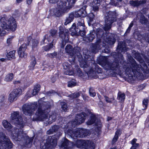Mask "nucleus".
Returning a JSON list of instances; mask_svg holds the SVG:
<instances>
[{
    "label": "nucleus",
    "mask_w": 149,
    "mask_h": 149,
    "mask_svg": "<svg viewBox=\"0 0 149 149\" xmlns=\"http://www.w3.org/2000/svg\"><path fill=\"white\" fill-rule=\"evenodd\" d=\"M117 99L119 102H123L125 99V95L124 93L119 92L118 93Z\"/></svg>",
    "instance_id": "29"
},
{
    "label": "nucleus",
    "mask_w": 149,
    "mask_h": 149,
    "mask_svg": "<svg viewBox=\"0 0 149 149\" xmlns=\"http://www.w3.org/2000/svg\"><path fill=\"white\" fill-rule=\"evenodd\" d=\"M72 143L69 141L67 139H65L61 144L60 149H72L71 146H73Z\"/></svg>",
    "instance_id": "18"
},
{
    "label": "nucleus",
    "mask_w": 149,
    "mask_h": 149,
    "mask_svg": "<svg viewBox=\"0 0 149 149\" xmlns=\"http://www.w3.org/2000/svg\"><path fill=\"white\" fill-rule=\"evenodd\" d=\"M70 30L72 32V35L77 34L78 32H79V27H77L75 24H74L72 25Z\"/></svg>",
    "instance_id": "26"
},
{
    "label": "nucleus",
    "mask_w": 149,
    "mask_h": 149,
    "mask_svg": "<svg viewBox=\"0 0 149 149\" xmlns=\"http://www.w3.org/2000/svg\"><path fill=\"white\" fill-rule=\"evenodd\" d=\"M148 99L147 98L144 99L142 102V104L143 106L145 107L144 109H146L148 106Z\"/></svg>",
    "instance_id": "41"
},
{
    "label": "nucleus",
    "mask_w": 149,
    "mask_h": 149,
    "mask_svg": "<svg viewBox=\"0 0 149 149\" xmlns=\"http://www.w3.org/2000/svg\"><path fill=\"white\" fill-rule=\"evenodd\" d=\"M64 33L63 34L65 37H66L67 36V34L69 32V31L68 29H67L64 28Z\"/></svg>",
    "instance_id": "53"
},
{
    "label": "nucleus",
    "mask_w": 149,
    "mask_h": 149,
    "mask_svg": "<svg viewBox=\"0 0 149 149\" xmlns=\"http://www.w3.org/2000/svg\"><path fill=\"white\" fill-rule=\"evenodd\" d=\"M15 51L13 50L8 53L7 55V58L8 60H10L15 58Z\"/></svg>",
    "instance_id": "30"
},
{
    "label": "nucleus",
    "mask_w": 149,
    "mask_h": 149,
    "mask_svg": "<svg viewBox=\"0 0 149 149\" xmlns=\"http://www.w3.org/2000/svg\"><path fill=\"white\" fill-rule=\"evenodd\" d=\"M146 3L145 0H142L140 1L136 0L132 1L130 2L131 5L134 6H137Z\"/></svg>",
    "instance_id": "23"
},
{
    "label": "nucleus",
    "mask_w": 149,
    "mask_h": 149,
    "mask_svg": "<svg viewBox=\"0 0 149 149\" xmlns=\"http://www.w3.org/2000/svg\"><path fill=\"white\" fill-rule=\"evenodd\" d=\"M6 33V32L5 30H1L0 29V36H4Z\"/></svg>",
    "instance_id": "51"
},
{
    "label": "nucleus",
    "mask_w": 149,
    "mask_h": 149,
    "mask_svg": "<svg viewBox=\"0 0 149 149\" xmlns=\"http://www.w3.org/2000/svg\"><path fill=\"white\" fill-rule=\"evenodd\" d=\"M82 97L83 99L85 100H88V97L86 95H83Z\"/></svg>",
    "instance_id": "57"
},
{
    "label": "nucleus",
    "mask_w": 149,
    "mask_h": 149,
    "mask_svg": "<svg viewBox=\"0 0 149 149\" xmlns=\"http://www.w3.org/2000/svg\"><path fill=\"white\" fill-rule=\"evenodd\" d=\"M85 113H84L77 115L74 120L72 122V125H77L83 123L85 120Z\"/></svg>",
    "instance_id": "14"
},
{
    "label": "nucleus",
    "mask_w": 149,
    "mask_h": 149,
    "mask_svg": "<svg viewBox=\"0 0 149 149\" xmlns=\"http://www.w3.org/2000/svg\"><path fill=\"white\" fill-rule=\"evenodd\" d=\"M116 17L115 12H109L107 16L105 17V24L103 28L105 31H108L111 29L112 24L116 21Z\"/></svg>",
    "instance_id": "9"
},
{
    "label": "nucleus",
    "mask_w": 149,
    "mask_h": 149,
    "mask_svg": "<svg viewBox=\"0 0 149 149\" xmlns=\"http://www.w3.org/2000/svg\"><path fill=\"white\" fill-rule=\"evenodd\" d=\"M76 84L75 80H72L68 82V86L69 87H72L74 86Z\"/></svg>",
    "instance_id": "44"
},
{
    "label": "nucleus",
    "mask_w": 149,
    "mask_h": 149,
    "mask_svg": "<svg viewBox=\"0 0 149 149\" xmlns=\"http://www.w3.org/2000/svg\"><path fill=\"white\" fill-rule=\"evenodd\" d=\"M61 104L62 110L64 111H66L67 110V106L66 103L64 102H61Z\"/></svg>",
    "instance_id": "38"
},
{
    "label": "nucleus",
    "mask_w": 149,
    "mask_h": 149,
    "mask_svg": "<svg viewBox=\"0 0 149 149\" xmlns=\"http://www.w3.org/2000/svg\"><path fill=\"white\" fill-rule=\"evenodd\" d=\"M40 86L39 84L35 85L31 94L33 96L36 95L40 90Z\"/></svg>",
    "instance_id": "27"
},
{
    "label": "nucleus",
    "mask_w": 149,
    "mask_h": 149,
    "mask_svg": "<svg viewBox=\"0 0 149 149\" xmlns=\"http://www.w3.org/2000/svg\"><path fill=\"white\" fill-rule=\"evenodd\" d=\"M87 7V6L85 5L82 7L79 10H78L80 12V15L81 17H84L86 15V12L85 9Z\"/></svg>",
    "instance_id": "25"
},
{
    "label": "nucleus",
    "mask_w": 149,
    "mask_h": 149,
    "mask_svg": "<svg viewBox=\"0 0 149 149\" xmlns=\"http://www.w3.org/2000/svg\"><path fill=\"white\" fill-rule=\"evenodd\" d=\"M115 42V40L113 38H109L106 40V42L110 44H114Z\"/></svg>",
    "instance_id": "45"
},
{
    "label": "nucleus",
    "mask_w": 149,
    "mask_h": 149,
    "mask_svg": "<svg viewBox=\"0 0 149 149\" xmlns=\"http://www.w3.org/2000/svg\"><path fill=\"white\" fill-rule=\"evenodd\" d=\"M64 28L63 26H60L59 27V30L60 31L59 32V36L61 38H63V36H62V34L64 33Z\"/></svg>",
    "instance_id": "42"
},
{
    "label": "nucleus",
    "mask_w": 149,
    "mask_h": 149,
    "mask_svg": "<svg viewBox=\"0 0 149 149\" xmlns=\"http://www.w3.org/2000/svg\"><path fill=\"white\" fill-rule=\"evenodd\" d=\"M70 135L71 137L83 138L87 135L89 133L86 129L79 128L74 130H70Z\"/></svg>",
    "instance_id": "10"
},
{
    "label": "nucleus",
    "mask_w": 149,
    "mask_h": 149,
    "mask_svg": "<svg viewBox=\"0 0 149 149\" xmlns=\"http://www.w3.org/2000/svg\"><path fill=\"white\" fill-rule=\"evenodd\" d=\"M47 56H48L52 58L55 56V54L54 53H50L48 54Z\"/></svg>",
    "instance_id": "54"
},
{
    "label": "nucleus",
    "mask_w": 149,
    "mask_h": 149,
    "mask_svg": "<svg viewBox=\"0 0 149 149\" xmlns=\"http://www.w3.org/2000/svg\"><path fill=\"white\" fill-rule=\"evenodd\" d=\"M120 130H118L115 133V136H117L118 137V136L119 134L120 133Z\"/></svg>",
    "instance_id": "60"
},
{
    "label": "nucleus",
    "mask_w": 149,
    "mask_h": 149,
    "mask_svg": "<svg viewBox=\"0 0 149 149\" xmlns=\"http://www.w3.org/2000/svg\"><path fill=\"white\" fill-rule=\"evenodd\" d=\"M38 107V110L33 118V120H43L46 125L55 121L56 117V114L53 113L47 118L50 107L49 103L44 102L42 99L38 101V104L36 102L30 104H24L22 110L25 115H30Z\"/></svg>",
    "instance_id": "1"
},
{
    "label": "nucleus",
    "mask_w": 149,
    "mask_h": 149,
    "mask_svg": "<svg viewBox=\"0 0 149 149\" xmlns=\"http://www.w3.org/2000/svg\"><path fill=\"white\" fill-rule=\"evenodd\" d=\"M3 127L9 131L10 130L12 126L10 123L6 120H4L2 122Z\"/></svg>",
    "instance_id": "31"
},
{
    "label": "nucleus",
    "mask_w": 149,
    "mask_h": 149,
    "mask_svg": "<svg viewBox=\"0 0 149 149\" xmlns=\"http://www.w3.org/2000/svg\"><path fill=\"white\" fill-rule=\"evenodd\" d=\"M74 73L73 71H71V72H69L68 71H67V72L66 73V74L69 75H73V74Z\"/></svg>",
    "instance_id": "58"
},
{
    "label": "nucleus",
    "mask_w": 149,
    "mask_h": 149,
    "mask_svg": "<svg viewBox=\"0 0 149 149\" xmlns=\"http://www.w3.org/2000/svg\"><path fill=\"white\" fill-rule=\"evenodd\" d=\"M80 95V93L79 92H77L71 94L69 95V97H70L71 98L73 99L78 97Z\"/></svg>",
    "instance_id": "39"
},
{
    "label": "nucleus",
    "mask_w": 149,
    "mask_h": 149,
    "mask_svg": "<svg viewBox=\"0 0 149 149\" xmlns=\"http://www.w3.org/2000/svg\"><path fill=\"white\" fill-rule=\"evenodd\" d=\"M117 49L118 50L119 52H125L126 51H127V49L126 47V45L125 42H119L117 47Z\"/></svg>",
    "instance_id": "19"
},
{
    "label": "nucleus",
    "mask_w": 149,
    "mask_h": 149,
    "mask_svg": "<svg viewBox=\"0 0 149 149\" xmlns=\"http://www.w3.org/2000/svg\"><path fill=\"white\" fill-rule=\"evenodd\" d=\"M54 43H53L52 42L50 43L49 45H46L43 47V48L44 50L46 51H48L50 49L53 48Z\"/></svg>",
    "instance_id": "37"
},
{
    "label": "nucleus",
    "mask_w": 149,
    "mask_h": 149,
    "mask_svg": "<svg viewBox=\"0 0 149 149\" xmlns=\"http://www.w3.org/2000/svg\"><path fill=\"white\" fill-rule=\"evenodd\" d=\"M77 0H67L68 2L70 3V4H73Z\"/></svg>",
    "instance_id": "55"
},
{
    "label": "nucleus",
    "mask_w": 149,
    "mask_h": 149,
    "mask_svg": "<svg viewBox=\"0 0 149 149\" xmlns=\"http://www.w3.org/2000/svg\"><path fill=\"white\" fill-rule=\"evenodd\" d=\"M96 120V116L94 115H91L89 120L87 122V124L88 125H91L95 123Z\"/></svg>",
    "instance_id": "28"
},
{
    "label": "nucleus",
    "mask_w": 149,
    "mask_h": 149,
    "mask_svg": "<svg viewBox=\"0 0 149 149\" xmlns=\"http://www.w3.org/2000/svg\"><path fill=\"white\" fill-rule=\"evenodd\" d=\"M57 32V31L56 30H51L49 34L46 35L44 36L43 39L41 42V44H44L45 43V39H46L48 42H52L53 43H55Z\"/></svg>",
    "instance_id": "11"
},
{
    "label": "nucleus",
    "mask_w": 149,
    "mask_h": 149,
    "mask_svg": "<svg viewBox=\"0 0 149 149\" xmlns=\"http://www.w3.org/2000/svg\"><path fill=\"white\" fill-rule=\"evenodd\" d=\"M129 61L131 64L130 67L128 65H125L123 67L125 73L127 74L132 75L133 73L135 76L139 79V77H141L143 75L141 71L145 72H147L148 67L146 65H145L144 68H142L141 65L137 64L135 60L132 57L129 59Z\"/></svg>",
    "instance_id": "3"
},
{
    "label": "nucleus",
    "mask_w": 149,
    "mask_h": 149,
    "mask_svg": "<svg viewBox=\"0 0 149 149\" xmlns=\"http://www.w3.org/2000/svg\"><path fill=\"white\" fill-rule=\"evenodd\" d=\"M13 76L14 75L13 73L8 74L6 76L5 79V81L7 82L11 81L13 79Z\"/></svg>",
    "instance_id": "33"
},
{
    "label": "nucleus",
    "mask_w": 149,
    "mask_h": 149,
    "mask_svg": "<svg viewBox=\"0 0 149 149\" xmlns=\"http://www.w3.org/2000/svg\"><path fill=\"white\" fill-rule=\"evenodd\" d=\"M149 122V117H148L146 118L145 121V124L148 123Z\"/></svg>",
    "instance_id": "64"
},
{
    "label": "nucleus",
    "mask_w": 149,
    "mask_h": 149,
    "mask_svg": "<svg viewBox=\"0 0 149 149\" xmlns=\"http://www.w3.org/2000/svg\"><path fill=\"white\" fill-rule=\"evenodd\" d=\"M22 93V89L18 88L13 90L10 94L8 100L10 102H13L16 100L17 98Z\"/></svg>",
    "instance_id": "13"
},
{
    "label": "nucleus",
    "mask_w": 149,
    "mask_h": 149,
    "mask_svg": "<svg viewBox=\"0 0 149 149\" xmlns=\"http://www.w3.org/2000/svg\"><path fill=\"white\" fill-rule=\"evenodd\" d=\"M29 44V43H27V44L24 43L19 47L18 52L19 56L20 57L25 58L26 57L27 54L25 52V50L27 48V46Z\"/></svg>",
    "instance_id": "15"
},
{
    "label": "nucleus",
    "mask_w": 149,
    "mask_h": 149,
    "mask_svg": "<svg viewBox=\"0 0 149 149\" xmlns=\"http://www.w3.org/2000/svg\"><path fill=\"white\" fill-rule=\"evenodd\" d=\"M39 43L38 41L37 40H33L32 43V49L34 50L36 49Z\"/></svg>",
    "instance_id": "36"
},
{
    "label": "nucleus",
    "mask_w": 149,
    "mask_h": 149,
    "mask_svg": "<svg viewBox=\"0 0 149 149\" xmlns=\"http://www.w3.org/2000/svg\"><path fill=\"white\" fill-rule=\"evenodd\" d=\"M95 35L97 36V37H98V34H95V32H93L92 33H90L89 36L87 37L88 39L90 41H92L95 37Z\"/></svg>",
    "instance_id": "34"
},
{
    "label": "nucleus",
    "mask_w": 149,
    "mask_h": 149,
    "mask_svg": "<svg viewBox=\"0 0 149 149\" xmlns=\"http://www.w3.org/2000/svg\"><path fill=\"white\" fill-rule=\"evenodd\" d=\"M85 141V140H78L76 142V146L78 148H84Z\"/></svg>",
    "instance_id": "24"
},
{
    "label": "nucleus",
    "mask_w": 149,
    "mask_h": 149,
    "mask_svg": "<svg viewBox=\"0 0 149 149\" xmlns=\"http://www.w3.org/2000/svg\"><path fill=\"white\" fill-rule=\"evenodd\" d=\"M132 145V146L131 148L133 149H136L139 147V143H136Z\"/></svg>",
    "instance_id": "49"
},
{
    "label": "nucleus",
    "mask_w": 149,
    "mask_h": 149,
    "mask_svg": "<svg viewBox=\"0 0 149 149\" xmlns=\"http://www.w3.org/2000/svg\"><path fill=\"white\" fill-rule=\"evenodd\" d=\"M102 0H93L92 3H91V6L92 7L93 10L95 11L98 10L99 7L100 5V3Z\"/></svg>",
    "instance_id": "20"
},
{
    "label": "nucleus",
    "mask_w": 149,
    "mask_h": 149,
    "mask_svg": "<svg viewBox=\"0 0 149 149\" xmlns=\"http://www.w3.org/2000/svg\"><path fill=\"white\" fill-rule=\"evenodd\" d=\"M118 138V137L117 136H114V137L112 140V144L115 143L117 141Z\"/></svg>",
    "instance_id": "50"
},
{
    "label": "nucleus",
    "mask_w": 149,
    "mask_h": 149,
    "mask_svg": "<svg viewBox=\"0 0 149 149\" xmlns=\"http://www.w3.org/2000/svg\"><path fill=\"white\" fill-rule=\"evenodd\" d=\"M12 38H9L7 39V42L8 44H10V42L12 40Z\"/></svg>",
    "instance_id": "63"
},
{
    "label": "nucleus",
    "mask_w": 149,
    "mask_h": 149,
    "mask_svg": "<svg viewBox=\"0 0 149 149\" xmlns=\"http://www.w3.org/2000/svg\"><path fill=\"white\" fill-rule=\"evenodd\" d=\"M104 64V67L106 69H110L114 70L117 74H120L122 73V68L119 66L118 63L116 61L109 63L108 61L107 57L104 56L103 58Z\"/></svg>",
    "instance_id": "7"
},
{
    "label": "nucleus",
    "mask_w": 149,
    "mask_h": 149,
    "mask_svg": "<svg viewBox=\"0 0 149 149\" xmlns=\"http://www.w3.org/2000/svg\"><path fill=\"white\" fill-rule=\"evenodd\" d=\"M89 93L90 95L92 97H94L96 95V93L93 91V89L91 88L89 89Z\"/></svg>",
    "instance_id": "46"
},
{
    "label": "nucleus",
    "mask_w": 149,
    "mask_h": 149,
    "mask_svg": "<svg viewBox=\"0 0 149 149\" xmlns=\"http://www.w3.org/2000/svg\"><path fill=\"white\" fill-rule=\"evenodd\" d=\"M74 17V13H73L72 12L70 13L69 14L68 18L66 19L65 24H67L73 21Z\"/></svg>",
    "instance_id": "32"
},
{
    "label": "nucleus",
    "mask_w": 149,
    "mask_h": 149,
    "mask_svg": "<svg viewBox=\"0 0 149 149\" xmlns=\"http://www.w3.org/2000/svg\"><path fill=\"white\" fill-rule=\"evenodd\" d=\"M36 63V60L35 58L34 57H33L32 58V59L31 62V64L29 66V69L31 70L33 69L34 67L35 66Z\"/></svg>",
    "instance_id": "35"
},
{
    "label": "nucleus",
    "mask_w": 149,
    "mask_h": 149,
    "mask_svg": "<svg viewBox=\"0 0 149 149\" xmlns=\"http://www.w3.org/2000/svg\"><path fill=\"white\" fill-rule=\"evenodd\" d=\"M58 132L56 134L55 136L57 137V138L55 137L54 139L52 137H49L47 140L46 143H45L43 148L45 149H48L49 148H52L55 146L57 145V142L56 140L57 138L59 137L62 135V131L59 130V127L57 125H54L50 128V129L47 132V134H52L53 132Z\"/></svg>",
    "instance_id": "4"
},
{
    "label": "nucleus",
    "mask_w": 149,
    "mask_h": 149,
    "mask_svg": "<svg viewBox=\"0 0 149 149\" xmlns=\"http://www.w3.org/2000/svg\"><path fill=\"white\" fill-rule=\"evenodd\" d=\"M77 27H79V32H82L83 35L85 34L84 31L85 27L84 20L82 19H79L78 22L77 23Z\"/></svg>",
    "instance_id": "17"
},
{
    "label": "nucleus",
    "mask_w": 149,
    "mask_h": 149,
    "mask_svg": "<svg viewBox=\"0 0 149 149\" xmlns=\"http://www.w3.org/2000/svg\"><path fill=\"white\" fill-rule=\"evenodd\" d=\"M68 2L69 3L67 6L66 2L65 1H60L57 4V7L53 10L54 15L58 17L67 13L73 5L70 4L69 2Z\"/></svg>",
    "instance_id": "6"
},
{
    "label": "nucleus",
    "mask_w": 149,
    "mask_h": 149,
    "mask_svg": "<svg viewBox=\"0 0 149 149\" xmlns=\"http://www.w3.org/2000/svg\"><path fill=\"white\" fill-rule=\"evenodd\" d=\"M63 67L64 69L68 70L70 67V65L69 64L67 63H65L63 64Z\"/></svg>",
    "instance_id": "47"
},
{
    "label": "nucleus",
    "mask_w": 149,
    "mask_h": 149,
    "mask_svg": "<svg viewBox=\"0 0 149 149\" xmlns=\"http://www.w3.org/2000/svg\"><path fill=\"white\" fill-rule=\"evenodd\" d=\"M74 13V17H81L80 16V12H79L78 11H75L72 12Z\"/></svg>",
    "instance_id": "48"
},
{
    "label": "nucleus",
    "mask_w": 149,
    "mask_h": 149,
    "mask_svg": "<svg viewBox=\"0 0 149 149\" xmlns=\"http://www.w3.org/2000/svg\"><path fill=\"white\" fill-rule=\"evenodd\" d=\"M11 121L17 125L20 129L16 128L12 132V139L15 141H22L25 142L24 146L27 148L30 147L31 145L32 139H29L26 134L23 133L21 128L24 126L21 117L19 115L18 112H14L11 114Z\"/></svg>",
    "instance_id": "2"
},
{
    "label": "nucleus",
    "mask_w": 149,
    "mask_h": 149,
    "mask_svg": "<svg viewBox=\"0 0 149 149\" xmlns=\"http://www.w3.org/2000/svg\"><path fill=\"white\" fill-rule=\"evenodd\" d=\"M66 52L70 54V56L73 58L74 60V58L75 57L76 54L79 53L80 49L79 47L75 48L73 49L72 47L70 45H68L65 49Z\"/></svg>",
    "instance_id": "12"
},
{
    "label": "nucleus",
    "mask_w": 149,
    "mask_h": 149,
    "mask_svg": "<svg viewBox=\"0 0 149 149\" xmlns=\"http://www.w3.org/2000/svg\"><path fill=\"white\" fill-rule=\"evenodd\" d=\"M137 141V139H136L134 138L133 140L130 142L131 144L132 145L136 143V142Z\"/></svg>",
    "instance_id": "52"
},
{
    "label": "nucleus",
    "mask_w": 149,
    "mask_h": 149,
    "mask_svg": "<svg viewBox=\"0 0 149 149\" xmlns=\"http://www.w3.org/2000/svg\"><path fill=\"white\" fill-rule=\"evenodd\" d=\"M20 81L19 80H15L13 81V83L14 84H16L20 83Z\"/></svg>",
    "instance_id": "62"
},
{
    "label": "nucleus",
    "mask_w": 149,
    "mask_h": 149,
    "mask_svg": "<svg viewBox=\"0 0 149 149\" xmlns=\"http://www.w3.org/2000/svg\"><path fill=\"white\" fill-rule=\"evenodd\" d=\"M89 2L88 0H84L83 2V5L84 6V5H86L87 6L88 3Z\"/></svg>",
    "instance_id": "56"
},
{
    "label": "nucleus",
    "mask_w": 149,
    "mask_h": 149,
    "mask_svg": "<svg viewBox=\"0 0 149 149\" xmlns=\"http://www.w3.org/2000/svg\"><path fill=\"white\" fill-rule=\"evenodd\" d=\"M0 22L1 26L4 29L15 31L16 29V22L13 17H10L8 19L5 16L0 17Z\"/></svg>",
    "instance_id": "5"
},
{
    "label": "nucleus",
    "mask_w": 149,
    "mask_h": 149,
    "mask_svg": "<svg viewBox=\"0 0 149 149\" xmlns=\"http://www.w3.org/2000/svg\"><path fill=\"white\" fill-rule=\"evenodd\" d=\"M13 145L10 139L4 133H0V149H8L13 148Z\"/></svg>",
    "instance_id": "8"
},
{
    "label": "nucleus",
    "mask_w": 149,
    "mask_h": 149,
    "mask_svg": "<svg viewBox=\"0 0 149 149\" xmlns=\"http://www.w3.org/2000/svg\"><path fill=\"white\" fill-rule=\"evenodd\" d=\"M147 20L143 15H141L140 19V22L142 24H145L147 23Z\"/></svg>",
    "instance_id": "43"
},
{
    "label": "nucleus",
    "mask_w": 149,
    "mask_h": 149,
    "mask_svg": "<svg viewBox=\"0 0 149 149\" xmlns=\"http://www.w3.org/2000/svg\"><path fill=\"white\" fill-rule=\"evenodd\" d=\"M58 0H49V2L52 3H55L58 2Z\"/></svg>",
    "instance_id": "59"
},
{
    "label": "nucleus",
    "mask_w": 149,
    "mask_h": 149,
    "mask_svg": "<svg viewBox=\"0 0 149 149\" xmlns=\"http://www.w3.org/2000/svg\"><path fill=\"white\" fill-rule=\"evenodd\" d=\"M26 2L28 5H30L33 1V0H26Z\"/></svg>",
    "instance_id": "61"
},
{
    "label": "nucleus",
    "mask_w": 149,
    "mask_h": 149,
    "mask_svg": "<svg viewBox=\"0 0 149 149\" xmlns=\"http://www.w3.org/2000/svg\"><path fill=\"white\" fill-rule=\"evenodd\" d=\"M85 143V147L84 148L85 149H94L95 144L93 142L89 140L86 141Z\"/></svg>",
    "instance_id": "22"
},
{
    "label": "nucleus",
    "mask_w": 149,
    "mask_h": 149,
    "mask_svg": "<svg viewBox=\"0 0 149 149\" xmlns=\"http://www.w3.org/2000/svg\"><path fill=\"white\" fill-rule=\"evenodd\" d=\"M90 56H87V58L85 56L84 58L85 59V60L82 61L81 62H80V66L81 68H88L87 70H89L90 68L88 64V61L86 59H88L89 58H90Z\"/></svg>",
    "instance_id": "21"
},
{
    "label": "nucleus",
    "mask_w": 149,
    "mask_h": 149,
    "mask_svg": "<svg viewBox=\"0 0 149 149\" xmlns=\"http://www.w3.org/2000/svg\"><path fill=\"white\" fill-rule=\"evenodd\" d=\"M104 97L105 98V101L107 103H111L112 102V101L115 100V98L114 97H113L112 98H109L106 95L104 96Z\"/></svg>",
    "instance_id": "40"
},
{
    "label": "nucleus",
    "mask_w": 149,
    "mask_h": 149,
    "mask_svg": "<svg viewBox=\"0 0 149 149\" xmlns=\"http://www.w3.org/2000/svg\"><path fill=\"white\" fill-rule=\"evenodd\" d=\"M100 39L97 40L94 45L93 46L92 52L93 53H96L97 51L103 47L105 45L102 44Z\"/></svg>",
    "instance_id": "16"
}]
</instances>
